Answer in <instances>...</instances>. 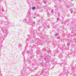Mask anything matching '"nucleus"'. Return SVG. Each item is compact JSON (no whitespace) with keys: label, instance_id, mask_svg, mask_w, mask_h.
Segmentation results:
<instances>
[{"label":"nucleus","instance_id":"1","mask_svg":"<svg viewBox=\"0 0 76 76\" xmlns=\"http://www.w3.org/2000/svg\"><path fill=\"white\" fill-rule=\"evenodd\" d=\"M32 9L33 10H34V9H35V7H33L32 8Z\"/></svg>","mask_w":76,"mask_h":76}]
</instances>
